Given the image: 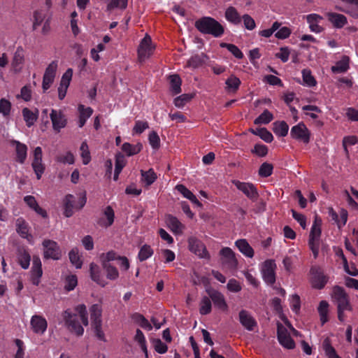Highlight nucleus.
I'll return each mask as SVG.
<instances>
[{
  "label": "nucleus",
  "instance_id": "obj_1",
  "mask_svg": "<svg viewBox=\"0 0 358 358\" xmlns=\"http://www.w3.org/2000/svg\"><path fill=\"white\" fill-rule=\"evenodd\" d=\"M75 310L76 313H72L70 309H66L62 313V317L69 331L80 336L84 333L82 324L85 327L89 324L88 313L85 304L78 305L75 307Z\"/></svg>",
  "mask_w": 358,
  "mask_h": 358
},
{
  "label": "nucleus",
  "instance_id": "obj_2",
  "mask_svg": "<svg viewBox=\"0 0 358 358\" xmlns=\"http://www.w3.org/2000/svg\"><path fill=\"white\" fill-rule=\"evenodd\" d=\"M196 29L203 34H209L215 38L221 37L224 33V27L211 17H202L194 23Z\"/></svg>",
  "mask_w": 358,
  "mask_h": 358
},
{
  "label": "nucleus",
  "instance_id": "obj_3",
  "mask_svg": "<svg viewBox=\"0 0 358 358\" xmlns=\"http://www.w3.org/2000/svg\"><path fill=\"white\" fill-rule=\"evenodd\" d=\"M91 327L95 336L99 341L106 342V337L102 331V308L100 304H93L90 308Z\"/></svg>",
  "mask_w": 358,
  "mask_h": 358
},
{
  "label": "nucleus",
  "instance_id": "obj_4",
  "mask_svg": "<svg viewBox=\"0 0 358 358\" xmlns=\"http://www.w3.org/2000/svg\"><path fill=\"white\" fill-rule=\"evenodd\" d=\"M87 202V197L85 194L81 196L76 205L75 197L73 194H69L66 195L63 200V214L66 217H71L74 212L73 209L79 210L82 209Z\"/></svg>",
  "mask_w": 358,
  "mask_h": 358
},
{
  "label": "nucleus",
  "instance_id": "obj_5",
  "mask_svg": "<svg viewBox=\"0 0 358 358\" xmlns=\"http://www.w3.org/2000/svg\"><path fill=\"white\" fill-rule=\"evenodd\" d=\"M313 287L322 289L328 282V277L324 274L322 268L319 266H312L310 269Z\"/></svg>",
  "mask_w": 358,
  "mask_h": 358
},
{
  "label": "nucleus",
  "instance_id": "obj_6",
  "mask_svg": "<svg viewBox=\"0 0 358 358\" xmlns=\"http://www.w3.org/2000/svg\"><path fill=\"white\" fill-rule=\"evenodd\" d=\"M232 182L238 190L242 192L252 202H255L258 199L259 194L254 184L236 180H233Z\"/></svg>",
  "mask_w": 358,
  "mask_h": 358
},
{
  "label": "nucleus",
  "instance_id": "obj_7",
  "mask_svg": "<svg viewBox=\"0 0 358 358\" xmlns=\"http://www.w3.org/2000/svg\"><path fill=\"white\" fill-rule=\"evenodd\" d=\"M331 296L337 304V308H351L349 296L342 287L334 286Z\"/></svg>",
  "mask_w": 358,
  "mask_h": 358
},
{
  "label": "nucleus",
  "instance_id": "obj_8",
  "mask_svg": "<svg viewBox=\"0 0 358 358\" xmlns=\"http://www.w3.org/2000/svg\"><path fill=\"white\" fill-rule=\"evenodd\" d=\"M276 264L273 259L266 260L262 267V274L264 282L273 285L275 282Z\"/></svg>",
  "mask_w": 358,
  "mask_h": 358
},
{
  "label": "nucleus",
  "instance_id": "obj_9",
  "mask_svg": "<svg viewBox=\"0 0 358 358\" xmlns=\"http://www.w3.org/2000/svg\"><path fill=\"white\" fill-rule=\"evenodd\" d=\"M290 136L299 141H301L305 144L310 142V133L303 122L293 126L290 131Z\"/></svg>",
  "mask_w": 358,
  "mask_h": 358
},
{
  "label": "nucleus",
  "instance_id": "obj_10",
  "mask_svg": "<svg viewBox=\"0 0 358 358\" xmlns=\"http://www.w3.org/2000/svg\"><path fill=\"white\" fill-rule=\"evenodd\" d=\"M45 259H52L57 260L61 257V250L57 243L50 239H45L42 243Z\"/></svg>",
  "mask_w": 358,
  "mask_h": 358
},
{
  "label": "nucleus",
  "instance_id": "obj_11",
  "mask_svg": "<svg viewBox=\"0 0 358 358\" xmlns=\"http://www.w3.org/2000/svg\"><path fill=\"white\" fill-rule=\"evenodd\" d=\"M220 255L222 256L221 262L224 266L230 270H235L237 268L238 260L230 248H223L220 251Z\"/></svg>",
  "mask_w": 358,
  "mask_h": 358
},
{
  "label": "nucleus",
  "instance_id": "obj_12",
  "mask_svg": "<svg viewBox=\"0 0 358 358\" xmlns=\"http://www.w3.org/2000/svg\"><path fill=\"white\" fill-rule=\"evenodd\" d=\"M57 69V62L56 61H52L46 68L43 77V83L42 87L43 92H46L53 83L56 71Z\"/></svg>",
  "mask_w": 358,
  "mask_h": 358
},
{
  "label": "nucleus",
  "instance_id": "obj_13",
  "mask_svg": "<svg viewBox=\"0 0 358 358\" xmlns=\"http://www.w3.org/2000/svg\"><path fill=\"white\" fill-rule=\"evenodd\" d=\"M151 38L146 35L141 41L138 48V57L140 62L148 59L153 52L154 48L151 45Z\"/></svg>",
  "mask_w": 358,
  "mask_h": 358
},
{
  "label": "nucleus",
  "instance_id": "obj_14",
  "mask_svg": "<svg viewBox=\"0 0 358 358\" xmlns=\"http://www.w3.org/2000/svg\"><path fill=\"white\" fill-rule=\"evenodd\" d=\"M277 337L280 344L284 348L292 350L295 348V342L289 335L287 330L279 324L277 329Z\"/></svg>",
  "mask_w": 358,
  "mask_h": 358
},
{
  "label": "nucleus",
  "instance_id": "obj_15",
  "mask_svg": "<svg viewBox=\"0 0 358 358\" xmlns=\"http://www.w3.org/2000/svg\"><path fill=\"white\" fill-rule=\"evenodd\" d=\"M342 5L336 8L355 19H358V0H341Z\"/></svg>",
  "mask_w": 358,
  "mask_h": 358
},
{
  "label": "nucleus",
  "instance_id": "obj_16",
  "mask_svg": "<svg viewBox=\"0 0 358 358\" xmlns=\"http://www.w3.org/2000/svg\"><path fill=\"white\" fill-rule=\"evenodd\" d=\"M50 117L52 121V128L55 131L59 132L66 126L67 119L61 110L52 109Z\"/></svg>",
  "mask_w": 358,
  "mask_h": 358
},
{
  "label": "nucleus",
  "instance_id": "obj_17",
  "mask_svg": "<svg viewBox=\"0 0 358 358\" xmlns=\"http://www.w3.org/2000/svg\"><path fill=\"white\" fill-rule=\"evenodd\" d=\"M10 144L11 146L15 147V161L20 164H23L27 157V146L24 143L15 139L10 140Z\"/></svg>",
  "mask_w": 358,
  "mask_h": 358
},
{
  "label": "nucleus",
  "instance_id": "obj_18",
  "mask_svg": "<svg viewBox=\"0 0 358 358\" xmlns=\"http://www.w3.org/2000/svg\"><path fill=\"white\" fill-rule=\"evenodd\" d=\"M30 325L35 334H43L47 328L48 322L45 318L39 315H34L30 320Z\"/></svg>",
  "mask_w": 358,
  "mask_h": 358
},
{
  "label": "nucleus",
  "instance_id": "obj_19",
  "mask_svg": "<svg viewBox=\"0 0 358 358\" xmlns=\"http://www.w3.org/2000/svg\"><path fill=\"white\" fill-rule=\"evenodd\" d=\"M206 291L216 308L221 310H227L228 306L224 295L221 292L212 289H207Z\"/></svg>",
  "mask_w": 358,
  "mask_h": 358
},
{
  "label": "nucleus",
  "instance_id": "obj_20",
  "mask_svg": "<svg viewBox=\"0 0 358 358\" xmlns=\"http://www.w3.org/2000/svg\"><path fill=\"white\" fill-rule=\"evenodd\" d=\"M17 263L23 269H27L30 265L31 255L27 247L19 245L16 250Z\"/></svg>",
  "mask_w": 358,
  "mask_h": 358
},
{
  "label": "nucleus",
  "instance_id": "obj_21",
  "mask_svg": "<svg viewBox=\"0 0 358 358\" xmlns=\"http://www.w3.org/2000/svg\"><path fill=\"white\" fill-rule=\"evenodd\" d=\"M43 275L41 259L38 256L33 257V264L31 271V280L33 285H38Z\"/></svg>",
  "mask_w": 358,
  "mask_h": 358
},
{
  "label": "nucleus",
  "instance_id": "obj_22",
  "mask_svg": "<svg viewBox=\"0 0 358 358\" xmlns=\"http://www.w3.org/2000/svg\"><path fill=\"white\" fill-rule=\"evenodd\" d=\"M188 245L189 250L200 257H206L208 255L205 245L198 238L190 237L188 239Z\"/></svg>",
  "mask_w": 358,
  "mask_h": 358
},
{
  "label": "nucleus",
  "instance_id": "obj_23",
  "mask_svg": "<svg viewBox=\"0 0 358 358\" xmlns=\"http://www.w3.org/2000/svg\"><path fill=\"white\" fill-rule=\"evenodd\" d=\"M90 274L91 279L100 286L104 287L107 282L104 280L101 268L94 262L90 264Z\"/></svg>",
  "mask_w": 358,
  "mask_h": 358
},
{
  "label": "nucleus",
  "instance_id": "obj_24",
  "mask_svg": "<svg viewBox=\"0 0 358 358\" xmlns=\"http://www.w3.org/2000/svg\"><path fill=\"white\" fill-rule=\"evenodd\" d=\"M239 321L241 324L248 331H252L257 326V322L254 317L245 310L239 312Z\"/></svg>",
  "mask_w": 358,
  "mask_h": 358
},
{
  "label": "nucleus",
  "instance_id": "obj_25",
  "mask_svg": "<svg viewBox=\"0 0 358 358\" xmlns=\"http://www.w3.org/2000/svg\"><path fill=\"white\" fill-rule=\"evenodd\" d=\"M327 17L333 26L337 29L343 28L348 23L347 17L343 14L328 13Z\"/></svg>",
  "mask_w": 358,
  "mask_h": 358
},
{
  "label": "nucleus",
  "instance_id": "obj_26",
  "mask_svg": "<svg viewBox=\"0 0 358 358\" xmlns=\"http://www.w3.org/2000/svg\"><path fill=\"white\" fill-rule=\"evenodd\" d=\"M166 224L171 231L175 234L182 233L185 226L178 220V219L171 215L166 217Z\"/></svg>",
  "mask_w": 358,
  "mask_h": 358
},
{
  "label": "nucleus",
  "instance_id": "obj_27",
  "mask_svg": "<svg viewBox=\"0 0 358 358\" xmlns=\"http://www.w3.org/2000/svg\"><path fill=\"white\" fill-rule=\"evenodd\" d=\"M78 110L79 112L78 127L82 128L85 124L87 119L92 115L94 110L91 107H85L83 104L78 106Z\"/></svg>",
  "mask_w": 358,
  "mask_h": 358
},
{
  "label": "nucleus",
  "instance_id": "obj_28",
  "mask_svg": "<svg viewBox=\"0 0 358 358\" xmlns=\"http://www.w3.org/2000/svg\"><path fill=\"white\" fill-rule=\"evenodd\" d=\"M239 251L247 257L252 258L254 256V250L245 239H238L235 242Z\"/></svg>",
  "mask_w": 358,
  "mask_h": 358
},
{
  "label": "nucleus",
  "instance_id": "obj_29",
  "mask_svg": "<svg viewBox=\"0 0 358 358\" xmlns=\"http://www.w3.org/2000/svg\"><path fill=\"white\" fill-rule=\"evenodd\" d=\"M350 58L348 56H343L341 59L338 61L331 69L334 73H341L346 72L349 68Z\"/></svg>",
  "mask_w": 358,
  "mask_h": 358
},
{
  "label": "nucleus",
  "instance_id": "obj_30",
  "mask_svg": "<svg viewBox=\"0 0 358 358\" xmlns=\"http://www.w3.org/2000/svg\"><path fill=\"white\" fill-rule=\"evenodd\" d=\"M24 120L26 122V125L28 127L34 125V122L37 120L38 117V110L36 109L35 112H33L28 108H24L22 110Z\"/></svg>",
  "mask_w": 358,
  "mask_h": 358
},
{
  "label": "nucleus",
  "instance_id": "obj_31",
  "mask_svg": "<svg viewBox=\"0 0 358 358\" xmlns=\"http://www.w3.org/2000/svg\"><path fill=\"white\" fill-rule=\"evenodd\" d=\"M329 303L327 301L322 300L320 302L317 307L322 325H324L329 321Z\"/></svg>",
  "mask_w": 358,
  "mask_h": 358
},
{
  "label": "nucleus",
  "instance_id": "obj_32",
  "mask_svg": "<svg viewBox=\"0 0 358 358\" xmlns=\"http://www.w3.org/2000/svg\"><path fill=\"white\" fill-rule=\"evenodd\" d=\"M224 16L227 21L234 24H238L241 22V17L236 8L233 6L227 8Z\"/></svg>",
  "mask_w": 358,
  "mask_h": 358
},
{
  "label": "nucleus",
  "instance_id": "obj_33",
  "mask_svg": "<svg viewBox=\"0 0 358 358\" xmlns=\"http://www.w3.org/2000/svg\"><path fill=\"white\" fill-rule=\"evenodd\" d=\"M16 231L23 238L29 239L31 236L29 234V226L25 220L20 217L16 220Z\"/></svg>",
  "mask_w": 358,
  "mask_h": 358
},
{
  "label": "nucleus",
  "instance_id": "obj_34",
  "mask_svg": "<svg viewBox=\"0 0 358 358\" xmlns=\"http://www.w3.org/2000/svg\"><path fill=\"white\" fill-rule=\"evenodd\" d=\"M170 83V91L173 94H178L181 92L182 80L177 74L171 75L169 78Z\"/></svg>",
  "mask_w": 358,
  "mask_h": 358
},
{
  "label": "nucleus",
  "instance_id": "obj_35",
  "mask_svg": "<svg viewBox=\"0 0 358 358\" xmlns=\"http://www.w3.org/2000/svg\"><path fill=\"white\" fill-rule=\"evenodd\" d=\"M273 131L275 135L285 137L287 135L289 126L285 121H276L273 124Z\"/></svg>",
  "mask_w": 358,
  "mask_h": 358
},
{
  "label": "nucleus",
  "instance_id": "obj_36",
  "mask_svg": "<svg viewBox=\"0 0 358 358\" xmlns=\"http://www.w3.org/2000/svg\"><path fill=\"white\" fill-rule=\"evenodd\" d=\"M143 148V145L138 143L135 145L129 143H124L122 145V150L127 154V156H132L139 153Z\"/></svg>",
  "mask_w": 358,
  "mask_h": 358
},
{
  "label": "nucleus",
  "instance_id": "obj_37",
  "mask_svg": "<svg viewBox=\"0 0 358 358\" xmlns=\"http://www.w3.org/2000/svg\"><path fill=\"white\" fill-rule=\"evenodd\" d=\"M24 62V50L22 46H18L14 53L13 58L12 60V66L15 69V71H18L17 68L22 64Z\"/></svg>",
  "mask_w": 358,
  "mask_h": 358
},
{
  "label": "nucleus",
  "instance_id": "obj_38",
  "mask_svg": "<svg viewBox=\"0 0 358 358\" xmlns=\"http://www.w3.org/2000/svg\"><path fill=\"white\" fill-rule=\"evenodd\" d=\"M322 348L328 358H341L336 352L335 348L331 345V341L326 338L322 342Z\"/></svg>",
  "mask_w": 358,
  "mask_h": 358
},
{
  "label": "nucleus",
  "instance_id": "obj_39",
  "mask_svg": "<svg viewBox=\"0 0 358 358\" xmlns=\"http://www.w3.org/2000/svg\"><path fill=\"white\" fill-rule=\"evenodd\" d=\"M104 215L106 217V221H103L101 220L99 222V225L104 227H108L111 226L114 222V218H115V213L114 210L112 208L111 206H108L105 210H104Z\"/></svg>",
  "mask_w": 358,
  "mask_h": 358
},
{
  "label": "nucleus",
  "instance_id": "obj_40",
  "mask_svg": "<svg viewBox=\"0 0 358 358\" xmlns=\"http://www.w3.org/2000/svg\"><path fill=\"white\" fill-rule=\"evenodd\" d=\"M225 84L227 91L236 92L239 89L241 81L234 75H231L229 78L226 80Z\"/></svg>",
  "mask_w": 358,
  "mask_h": 358
},
{
  "label": "nucleus",
  "instance_id": "obj_41",
  "mask_svg": "<svg viewBox=\"0 0 358 358\" xmlns=\"http://www.w3.org/2000/svg\"><path fill=\"white\" fill-rule=\"evenodd\" d=\"M212 310V303L210 296H204L200 302L199 313L202 315H208Z\"/></svg>",
  "mask_w": 358,
  "mask_h": 358
},
{
  "label": "nucleus",
  "instance_id": "obj_42",
  "mask_svg": "<svg viewBox=\"0 0 358 358\" xmlns=\"http://www.w3.org/2000/svg\"><path fill=\"white\" fill-rule=\"evenodd\" d=\"M103 269L106 273V278L111 280H115L119 277V272L117 268L111 264H101Z\"/></svg>",
  "mask_w": 358,
  "mask_h": 358
},
{
  "label": "nucleus",
  "instance_id": "obj_43",
  "mask_svg": "<svg viewBox=\"0 0 358 358\" xmlns=\"http://www.w3.org/2000/svg\"><path fill=\"white\" fill-rule=\"evenodd\" d=\"M141 180L145 183L146 186L151 185L157 178L152 169H150L146 171L141 170Z\"/></svg>",
  "mask_w": 358,
  "mask_h": 358
},
{
  "label": "nucleus",
  "instance_id": "obj_44",
  "mask_svg": "<svg viewBox=\"0 0 358 358\" xmlns=\"http://www.w3.org/2000/svg\"><path fill=\"white\" fill-rule=\"evenodd\" d=\"M132 320L138 323L142 328L147 329L148 331L152 329V325L149 322V321L141 314L138 313H135L131 315Z\"/></svg>",
  "mask_w": 358,
  "mask_h": 358
},
{
  "label": "nucleus",
  "instance_id": "obj_45",
  "mask_svg": "<svg viewBox=\"0 0 358 358\" xmlns=\"http://www.w3.org/2000/svg\"><path fill=\"white\" fill-rule=\"evenodd\" d=\"M153 254L154 250L152 249L150 245L145 244L141 248L138 254V258L140 262H144L151 257Z\"/></svg>",
  "mask_w": 358,
  "mask_h": 358
},
{
  "label": "nucleus",
  "instance_id": "obj_46",
  "mask_svg": "<svg viewBox=\"0 0 358 358\" xmlns=\"http://www.w3.org/2000/svg\"><path fill=\"white\" fill-rule=\"evenodd\" d=\"M71 263L76 266V268H80L83 265V261L78 253L77 248H73L69 253Z\"/></svg>",
  "mask_w": 358,
  "mask_h": 358
},
{
  "label": "nucleus",
  "instance_id": "obj_47",
  "mask_svg": "<svg viewBox=\"0 0 358 358\" xmlns=\"http://www.w3.org/2000/svg\"><path fill=\"white\" fill-rule=\"evenodd\" d=\"M273 120V114L267 109L264 110L263 113L259 115L254 121L255 124H266Z\"/></svg>",
  "mask_w": 358,
  "mask_h": 358
},
{
  "label": "nucleus",
  "instance_id": "obj_48",
  "mask_svg": "<svg viewBox=\"0 0 358 358\" xmlns=\"http://www.w3.org/2000/svg\"><path fill=\"white\" fill-rule=\"evenodd\" d=\"M220 45L221 48H227L236 58L238 59H241L244 57L241 50L234 44L221 43Z\"/></svg>",
  "mask_w": 358,
  "mask_h": 358
},
{
  "label": "nucleus",
  "instance_id": "obj_49",
  "mask_svg": "<svg viewBox=\"0 0 358 358\" xmlns=\"http://www.w3.org/2000/svg\"><path fill=\"white\" fill-rule=\"evenodd\" d=\"M134 339L139 344L141 350L145 353V356H148L146 340L143 333L139 329H138L136 331Z\"/></svg>",
  "mask_w": 358,
  "mask_h": 358
},
{
  "label": "nucleus",
  "instance_id": "obj_50",
  "mask_svg": "<svg viewBox=\"0 0 358 358\" xmlns=\"http://www.w3.org/2000/svg\"><path fill=\"white\" fill-rule=\"evenodd\" d=\"M302 77L305 85L308 87L315 86L317 82L315 78L312 76L311 71L309 69H305L302 70Z\"/></svg>",
  "mask_w": 358,
  "mask_h": 358
},
{
  "label": "nucleus",
  "instance_id": "obj_51",
  "mask_svg": "<svg viewBox=\"0 0 358 358\" xmlns=\"http://www.w3.org/2000/svg\"><path fill=\"white\" fill-rule=\"evenodd\" d=\"M80 156L83 159V163L85 165L88 164L91 161L90 152L89 150L88 145L86 142H83L81 143L80 148Z\"/></svg>",
  "mask_w": 358,
  "mask_h": 358
},
{
  "label": "nucleus",
  "instance_id": "obj_52",
  "mask_svg": "<svg viewBox=\"0 0 358 358\" xmlns=\"http://www.w3.org/2000/svg\"><path fill=\"white\" fill-rule=\"evenodd\" d=\"M273 166L271 164L264 162L259 169V175L263 178H267L272 175Z\"/></svg>",
  "mask_w": 358,
  "mask_h": 358
},
{
  "label": "nucleus",
  "instance_id": "obj_53",
  "mask_svg": "<svg viewBox=\"0 0 358 358\" xmlns=\"http://www.w3.org/2000/svg\"><path fill=\"white\" fill-rule=\"evenodd\" d=\"M31 166L34 169V173L36 175L37 179L40 180L45 171V166L42 163V159L33 160L31 163Z\"/></svg>",
  "mask_w": 358,
  "mask_h": 358
},
{
  "label": "nucleus",
  "instance_id": "obj_54",
  "mask_svg": "<svg viewBox=\"0 0 358 358\" xmlns=\"http://www.w3.org/2000/svg\"><path fill=\"white\" fill-rule=\"evenodd\" d=\"M204 62L203 58L199 55H195L192 56L187 62V66L191 67L192 69H196L201 66Z\"/></svg>",
  "mask_w": 358,
  "mask_h": 358
},
{
  "label": "nucleus",
  "instance_id": "obj_55",
  "mask_svg": "<svg viewBox=\"0 0 358 358\" xmlns=\"http://www.w3.org/2000/svg\"><path fill=\"white\" fill-rule=\"evenodd\" d=\"M192 97L191 94H183L174 99V104L177 108H182Z\"/></svg>",
  "mask_w": 358,
  "mask_h": 358
},
{
  "label": "nucleus",
  "instance_id": "obj_56",
  "mask_svg": "<svg viewBox=\"0 0 358 358\" xmlns=\"http://www.w3.org/2000/svg\"><path fill=\"white\" fill-rule=\"evenodd\" d=\"M321 223L320 221L317 222L315 220L312 225L309 238H313L314 239H320L321 236Z\"/></svg>",
  "mask_w": 358,
  "mask_h": 358
},
{
  "label": "nucleus",
  "instance_id": "obj_57",
  "mask_svg": "<svg viewBox=\"0 0 358 358\" xmlns=\"http://www.w3.org/2000/svg\"><path fill=\"white\" fill-rule=\"evenodd\" d=\"M127 3L128 0H111L107 6V10H111L117 8L124 10L127 8Z\"/></svg>",
  "mask_w": 358,
  "mask_h": 358
},
{
  "label": "nucleus",
  "instance_id": "obj_58",
  "mask_svg": "<svg viewBox=\"0 0 358 358\" xmlns=\"http://www.w3.org/2000/svg\"><path fill=\"white\" fill-rule=\"evenodd\" d=\"M281 26V23L278 22H275L273 23L270 29H264L262 31H259V34L261 36L265 37V38H269L272 36V34L275 32Z\"/></svg>",
  "mask_w": 358,
  "mask_h": 358
},
{
  "label": "nucleus",
  "instance_id": "obj_59",
  "mask_svg": "<svg viewBox=\"0 0 358 358\" xmlns=\"http://www.w3.org/2000/svg\"><path fill=\"white\" fill-rule=\"evenodd\" d=\"M78 284V279L76 275H68L65 279L64 288L67 291H71L74 289Z\"/></svg>",
  "mask_w": 358,
  "mask_h": 358
},
{
  "label": "nucleus",
  "instance_id": "obj_60",
  "mask_svg": "<svg viewBox=\"0 0 358 358\" xmlns=\"http://www.w3.org/2000/svg\"><path fill=\"white\" fill-rule=\"evenodd\" d=\"M100 259L101 264H110V262L118 259V256L117 255L115 252H114L113 250H110L106 253H102L100 255Z\"/></svg>",
  "mask_w": 358,
  "mask_h": 358
},
{
  "label": "nucleus",
  "instance_id": "obj_61",
  "mask_svg": "<svg viewBox=\"0 0 358 358\" xmlns=\"http://www.w3.org/2000/svg\"><path fill=\"white\" fill-rule=\"evenodd\" d=\"M252 152L258 157H263L268 154V148L265 145L257 143L252 150Z\"/></svg>",
  "mask_w": 358,
  "mask_h": 358
},
{
  "label": "nucleus",
  "instance_id": "obj_62",
  "mask_svg": "<svg viewBox=\"0 0 358 358\" xmlns=\"http://www.w3.org/2000/svg\"><path fill=\"white\" fill-rule=\"evenodd\" d=\"M73 76V70L72 69H68L65 73L63 74L61 81H60V85L64 86L66 89H68L71 80L72 79Z\"/></svg>",
  "mask_w": 358,
  "mask_h": 358
},
{
  "label": "nucleus",
  "instance_id": "obj_63",
  "mask_svg": "<svg viewBox=\"0 0 358 358\" xmlns=\"http://www.w3.org/2000/svg\"><path fill=\"white\" fill-rule=\"evenodd\" d=\"M308 246L313 254L314 258L316 259L319 254L320 239L309 238Z\"/></svg>",
  "mask_w": 358,
  "mask_h": 358
},
{
  "label": "nucleus",
  "instance_id": "obj_64",
  "mask_svg": "<svg viewBox=\"0 0 358 358\" xmlns=\"http://www.w3.org/2000/svg\"><path fill=\"white\" fill-rule=\"evenodd\" d=\"M149 143L151 147L156 150L158 149L160 146V138L155 131H152L150 133L148 136Z\"/></svg>",
  "mask_w": 358,
  "mask_h": 358
}]
</instances>
